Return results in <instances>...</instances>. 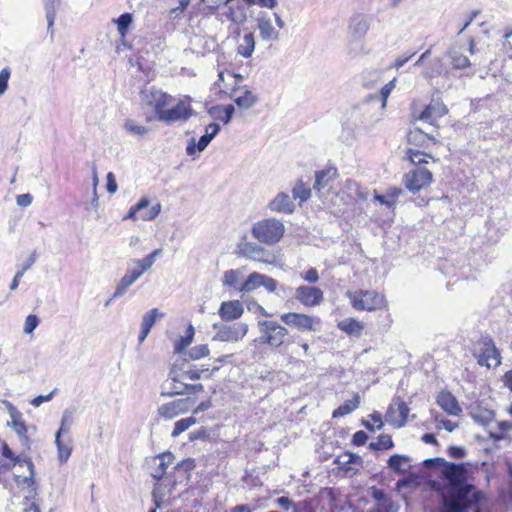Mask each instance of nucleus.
I'll list each match as a JSON object with an SVG mask.
<instances>
[{
  "label": "nucleus",
  "instance_id": "nucleus-1",
  "mask_svg": "<svg viewBox=\"0 0 512 512\" xmlns=\"http://www.w3.org/2000/svg\"><path fill=\"white\" fill-rule=\"evenodd\" d=\"M438 464L441 466L443 512H469V509L479 502L480 494L474 486L468 483V466L465 463L455 464L443 458L426 459L427 467Z\"/></svg>",
  "mask_w": 512,
  "mask_h": 512
},
{
  "label": "nucleus",
  "instance_id": "nucleus-2",
  "mask_svg": "<svg viewBox=\"0 0 512 512\" xmlns=\"http://www.w3.org/2000/svg\"><path fill=\"white\" fill-rule=\"evenodd\" d=\"M203 391L204 387L202 384H189L185 381L182 368L178 365H173L170 368L168 377L161 387V395L170 397L175 395H191Z\"/></svg>",
  "mask_w": 512,
  "mask_h": 512
},
{
  "label": "nucleus",
  "instance_id": "nucleus-3",
  "mask_svg": "<svg viewBox=\"0 0 512 512\" xmlns=\"http://www.w3.org/2000/svg\"><path fill=\"white\" fill-rule=\"evenodd\" d=\"M0 451H1V454L2 456L9 460L10 461V464L13 466V467H26L27 469V474H19V473H14V477H15V480H16V483L18 484V486H22V487H27V488H31L32 490H35L36 487H35V480H34V475H35V468H34V464L31 460L30 457L24 455V454H20V455H15L14 452L9 448V446L0 440Z\"/></svg>",
  "mask_w": 512,
  "mask_h": 512
},
{
  "label": "nucleus",
  "instance_id": "nucleus-4",
  "mask_svg": "<svg viewBox=\"0 0 512 512\" xmlns=\"http://www.w3.org/2000/svg\"><path fill=\"white\" fill-rule=\"evenodd\" d=\"M251 233L259 243L273 245L283 237L285 226L276 218H266L255 222L252 225Z\"/></svg>",
  "mask_w": 512,
  "mask_h": 512
},
{
  "label": "nucleus",
  "instance_id": "nucleus-5",
  "mask_svg": "<svg viewBox=\"0 0 512 512\" xmlns=\"http://www.w3.org/2000/svg\"><path fill=\"white\" fill-rule=\"evenodd\" d=\"M257 326L260 333L257 341L271 348L282 347L289 336L288 329L274 320H259Z\"/></svg>",
  "mask_w": 512,
  "mask_h": 512
},
{
  "label": "nucleus",
  "instance_id": "nucleus-6",
  "mask_svg": "<svg viewBox=\"0 0 512 512\" xmlns=\"http://www.w3.org/2000/svg\"><path fill=\"white\" fill-rule=\"evenodd\" d=\"M236 254L239 257L268 265H275L277 262V256L275 253L269 251L260 244L246 240L237 244Z\"/></svg>",
  "mask_w": 512,
  "mask_h": 512
},
{
  "label": "nucleus",
  "instance_id": "nucleus-7",
  "mask_svg": "<svg viewBox=\"0 0 512 512\" xmlns=\"http://www.w3.org/2000/svg\"><path fill=\"white\" fill-rule=\"evenodd\" d=\"M352 307L356 310L374 311L386 306L384 296L373 290H358L347 292Z\"/></svg>",
  "mask_w": 512,
  "mask_h": 512
},
{
  "label": "nucleus",
  "instance_id": "nucleus-8",
  "mask_svg": "<svg viewBox=\"0 0 512 512\" xmlns=\"http://www.w3.org/2000/svg\"><path fill=\"white\" fill-rule=\"evenodd\" d=\"M191 99L185 96L179 99L170 108L167 107L164 112L160 114L159 121L167 124L175 122H185L192 116Z\"/></svg>",
  "mask_w": 512,
  "mask_h": 512
},
{
  "label": "nucleus",
  "instance_id": "nucleus-9",
  "mask_svg": "<svg viewBox=\"0 0 512 512\" xmlns=\"http://www.w3.org/2000/svg\"><path fill=\"white\" fill-rule=\"evenodd\" d=\"M213 328L216 330L213 341L220 342H238L242 340L248 332V325L242 322L228 324L214 323Z\"/></svg>",
  "mask_w": 512,
  "mask_h": 512
},
{
  "label": "nucleus",
  "instance_id": "nucleus-10",
  "mask_svg": "<svg viewBox=\"0 0 512 512\" xmlns=\"http://www.w3.org/2000/svg\"><path fill=\"white\" fill-rule=\"evenodd\" d=\"M280 319L287 326L296 328L299 331H319L321 326L319 317L302 313H284L280 316Z\"/></svg>",
  "mask_w": 512,
  "mask_h": 512
},
{
  "label": "nucleus",
  "instance_id": "nucleus-11",
  "mask_svg": "<svg viewBox=\"0 0 512 512\" xmlns=\"http://www.w3.org/2000/svg\"><path fill=\"white\" fill-rule=\"evenodd\" d=\"M432 179L433 174L428 168L418 166L414 167L404 175L403 183L410 192L415 193L428 187L431 184Z\"/></svg>",
  "mask_w": 512,
  "mask_h": 512
},
{
  "label": "nucleus",
  "instance_id": "nucleus-12",
  "mask_svg": "<svg viewBox=\"0 0 512 512\" xmlns=\"http://www.w3.org/2000/svg\"><path fill=\"white\" fill-rule=\"evenodd\" d=\"M369 28L370 18L364 14H355L349 20V38L351 42L354 41L357 44L359 52H363L365 49V43L363 39Z\"/></svg>",
  "mask_w": 512,
  "mask_h": 512
},
{
  "label": "nucleus",
  "instance_id": "nucleus-13",
  "mask_svg": "<svg viewBox=\"0 0 512 512\" xmlns=\"http://www.w3.org/2000/svg\"><path fill=\"white\" fill-rule=\"evenodd\" d=\"M142 96L145 103L154 108L158 120L160 119V114L175 101L171 95L154 87L143 90Z\"/></svg>",
  "mask_w": 512,
  "mask_h": 512
},
{
  "label": "nucleus",
  "instance_id": "nucleus-14",
  "mask_svg": "<svg viewBox=\"0 0 512 512\" xmlns=\"http://www.w3.org/2000/svg\"><path fill=\"white\" fill-rule=\"evenodd\" d=\"M194 404V398H180L160 405L157 412L161 418L171 420L190 411Z\"/></svg>",
  "mask_w": 512,
  "mask_h": 512
},
{
  "label": "nucleus",
  "instance_id": "nucleus-15",
  "mask_svg": "<svg viewBox=\"0 0 512 512\" xmlns=\"http://www.w3.org/2000/svg\"><path fill=\"white\" fill-rule=\"evenodd\" d=\"M150 201L147 198L140 199L135 205L131 206L124 219L152 221L161 212V204L156 203L149 207Z\"/></svg>",
  "mask_w": 512,
  "mask_h": 512
},
{
  "label": "nucleus",
  "instance_id": "nucleus-16",
  "mask_svg": "<svg viewBox=\"0 0 512 512\" xmlns=\"http://www.w3.org/2000/svg\"><path fill=\"white\" fill-rule=\"evenodd\" d=\"M220 131V125L217 123H211L205 128V134L200 137L198 142H196L195 138L189 139L186 146V153L188 156L195 159L198 154L206 149L211 140L218 134Z\"/></svg>",
  "mask_w": 512,
  "mask_h": 512
},
{
  "label": "nucleus",
  "instance_id": "nucleus-17",
  "mask_svg": "<svg viewBox=\"0 0 512 512\" xmlns=\"http://www.w3.org/2000/svg\"><path fill=\"white\" fill-rule=\"evenodd\" d=\"M448 113L447 107L440 100H432L429 105L425 107L418 115L413 112L416 120L425 122L431 126H436V122L439 118L445 116Z\"/></svg>",
  "mask_w": 512,
  "mask_h": 512
},
{
  "label": "nucleus",
  "instance_id": "nucleus-18",
  "mask_svg": "<svg viewBox=\"0 0 512 512\" xmlns=\"http://www.w3.org/2000/svg\"><path fill=\"white\" fill-rule=\"evenodd\" d=\"M295 299L306 307H314L322 303L324 294L318 287L301 285L295 290Z\"/></svg>",
  "mask_w": 512,
  "mask_h": 512
},
{
  "label": "nucleus",
  "instance_id": "nucleus-19",
  "mask_svg": "<svg viewBox=\"0 0 512 512\" xmlns=\"http://www.w3.org/2000/svg\"><path fill=\"white\" fill-rule=\"evenodd\" d=\"M244 313L243 304L239 300H228L221 303L218 315L224 322L235 321Z\"/></svg>",
  "mask_w": 512,
  "mask_h": 512
},
{
  "label": "nucleus",
  "instance_id": "nucleus-20",
  "mask_svg": "<svg viewBox=\"0 0 512 512\" xmlns=\"http://www.w3.org/2000/svg\"><path fill=\"white\" fill-rule=\"evenodd\" d=\"M175 487V483H157L154 486L153 492H152V498L153 502L156 506V509H161L165 506H169L172 504L170 500V495L173 493Z\"/></svg>",
  "mask_w": 512,
  "mask_h": 512
},
{
  "label": "nucleus",
  "instance_id": "nucleus-21",
  "mask_svg": "<svg viewBox=\"0 0 512 512\" xmlns=\"http://www.w3.org/2000/svg\"><path fill=\"white\" fill-rule=\"evenodd\" d=\"M478 363L488 368L501 364L500 354L491 340L483 343L482 352L478 356Z\"/></svg>",
  "mask_w": 512,
  "mask_h": 512
},
{
  "label": "nucleus",
  "instance_id": "nucleus-22",
  "mask_svg": "<svg viewBox=\"0 0 512 512\" xmlns=\"http://www.w3.org/2000/svg\"><path fill=\"white\" fill-rule=\"evenodd\" d=\"M256 22L260 38L263 41H277L279 39V32L272 25L266 13H259Z\"/></svg>",
  "mask_w": 512,
  "mask_h": 512
},
{
  "label": "nucleus",
  "instance_id": "nucleus-23",
  "mask_svg": "<svg viewBox=\"0 0 512 512\" xmlns=\"http://www.w3.org/2000/svg\"><path fill=\"white\" fill-rule=\"evenodd\" d=\"M230 97L241 109H249L258 102V96L247 87L234 89Z\"/></svg>",
  "mask_w": 512,
  "mask_h": 512
},
{
  "label": "nucleus",
  "instance_id": "nucleus-24",
  "mask_svg": "<svg viewBox=\"0 0 512 512\" xmlns=\"http://www.w3.org/2000/svg\"><path fill=\"white\" fill-rule=\"evenodd\" d=\"M269 209L277 213L291 214L295 210L293 199L284 192L278 193L269 203Z\"/></svg>",
  "mask_w": 512,
  "mask_h": 512
},
{
  "label": "nucleus",
  "instance_id": "nucleus-25",
  "mask_svg": "<svg viewBox=\"0 0 512 512\" xmlns=\"http://www.w3.org/2000/svg\"><path fill=\"white\" fill-rule=\"evenodd\" d=\"M142 275L138 269H127L116 286L113 298L121 297Z\"/></svg>",
  "mask_w": 512,
  "mask_h": 512
},
{
  "label": "nucleus",
  "instance_id": "nucleus-26",
  "mask_svg": "<svg viewBox=\"0 0 512 512\" xmlns=\"http://www.w3.org/2000/svg\"><path fill=\"white\" fill-rule=\"evenodd\" d=\"M437 404L449 415L458 416L462 412L457 399L450 392H440L437 396Z\"/></svg>",
  "mask_w": 512,
  "mask_h": 512
},
{
  "label": "nucleus",
  "instance_id": "nucleus-27",
  "mask_svg": "<svg viewBox=\"0 0 512 512\" xmlns=\"http://www.w3.org/2000/svg\"><path fill=\"white\" fill-rule=\"evenodd\" d=\"M5 405L12 420V428L17 433V435L21 437L23 442L28 443L29 439L26 435L27 427L21 418V413L10 402L6 401Z\"/></svg>",
  "mask_w": 512,
  "mask_h": 512
},
{
  "label": "nucleus",
  "instance_id": "nucleus-28",
  "mask_svg": "<svg viewBox=\"0 0 512 512\" xmlns=\"http://www.w3.org/2000/svg\"><path fill=\"white\" fill-rule=\"evenodd\" d=\"M343 192L347 194L348 203L357 199L366 200L368 198V190L363 188L358 182L350 179L345 182Z\"/></svg>",
  "mask_w": 512,
  "mask_h": 512
},
{
  "label": "nucleus",
  "instance_id": "nucleus-29",
  "mask_svg": "<svg viewBox=\"0 0 512 512\" xmlns=\"http://www.w3.org/2000/svg\"><path fill=\"white\" fill-rule=\"evenodd\" d=\"M62 0H43V6L46 13L47 30L50 33L51 40L54 35V23L56 20L58 9L61 5Z\"/></svg>",
  "mask_w": 512,
  "mask_h": 512
},
{
  "label": "nucleus",
  "instance_id": "nucleus-30",
  "mask_svg": "<svg viewBox=\"0 0 512 512\" xmlns=\"http://www.w3.org/2000/svg\"><path fill=\"white\" fill-rule=\"evenodd\" d=\"M408 141L410 144L421 147L428 146L429 142L436 143V139L431 133L424 132L421 128L418 127H415L409 131Z\"/></svg>",
  "mask_w": 512,
  "mask_h": 512
},
{
  "label": "nucleus",
  "instance_id": "nucleus-31",
  "mask_svg": "<svg viewBox=\"0 0 512 512\" xmlns=\"http://www.w3.org/2000/svg\"><path fill=\"white\" fill-rule=\"evenodd\" d=\"M255 36L251 31L244 33L237 45V53L244 58H250L255 50Z\"/></svg>",
  "mask_w": 512,
  "mask_h": 512
},
{
  "label": "nucleus",
  "instance_id": "nucleus-32",
  "mask_svg": "<svg viewBox=\"0 0 512 512\" xmlns=\"http://www.w3.org/2000/svg\"><path fill=\"white\" fill-rule=\"evenodd\" d=\"M244 271L243 269H230L224 272L223 274V285L229 288H232L238 292H243L241 290V280L243 279Z\"/></svg>",
  "mask_w": 512,
  "mask_h": 512
},
{
  "label": "nucleus",
  "instance_id": "nucleus-33",
  "mask_svg": "<svg viewBox=\"0 0 512 512\" xmlns=\"http://www.w3.org/2000/svg\"><path fill=\"white\" fill-rule=\"evenodd\" d=\"M337 171L335 168H328L316 172L314 189L321 192L330 186L331 182L335 179Z\"/></svg>",
  "mask_w": 512,
  "mask_h": 512
},
{
  "label": "nucleus",
  "instance_id": "nucleus-34",
  "mask_svg": "<svg viewBox=\"0 0 512 512\" xmlns=\"http://www.w3.org/2000/svg\"><path fill=\"white\" fill-rule=\"evenodd\" d=\"M234 111V106L231 104L217 105L209 109V114L212 118L227 124L231 121Z\"/></svg>",
  "mask_w": 512,
  "mask_h": 512
},
{
  "label": "nucleus",
  "instance_id": "nucleus-35",
  "mask_svg": "<svg viewBox=\"0 0 512 512\" xmlns=\"http://www.w3.org/2000/svg\"><path fill=\"white\" fill-rule=\"evenodd\" d=\"M223 15L227 20L238 26L244 24L247 20L245 8L241 5L228 6Z\"/></svg>",
  "mask_w": 512,
  "mask_h": 512
},
{
  "label": "nucleus",
  "instance_id": "nucleus-36",
  "mask_svg": "<svg viewBox=\"0 0 512 512\" xmlns=\"http://www.w3.org/2000/svg\"><path fill=\"white\" fill-rule=\"evenodd\" d=\"M359 404L360 396L359 394H355L353 399L345 401L342 405L335 409L332 416L334 418H339L348 415L356 410L359 407Z\"/></svg>",
  "mask_w": 512,
  "mask_h": 512
},
{
  "label": "nucleus",
  "instance_id": "nucleus-37",
  "mask_svg": "<svg viewBox=\"0 0 512 512\" xmlns=\"http://www.w3.org/2000/svg\"><path fill=\"white\" fill-rule=\"evenodd\" d=\"M61 436L62 435H59V433L55 434V444L57 447L58 460L61 463H66L72 452L71 440L68 439L64 442L60 439Z\"/></svg>",
  "mask_w": 512,
  "mask_h": 512
},
{
  "label": "nucleus",
  "instance_id": "nucleus-38",
  "mask_svg": "<svg viewBox=\"0 0 512 512\" xmlns=\"http://www.w3.org/2000/svg\"><path fill=\"white\" fill-rule=\"evenodd\" d=\"M338 328L349 335H360L364 325L354 318H347L338 323Z\"/></svg>",
  "mask_w": 512,
  "mask_h": 512
},
{
  "label": "nucleus",
  "instance_id": "nucleus-39",
  "mask_svg": "<svg viewBox=\"0 0 512 512\" xmlns=\"http://www.w3.org/2000/svg\"><path fill=\"white\" fill-rule=\"evenodd\" d=\"M410 458L405 455L394 454L388 460V466L396 472H406L410 465Z\"/></svg>",
  "mask_w": 512,
  "mask_h": 512
},
{
  "label": "nucleus",
  "instance_id": "nucleus-40",
  "mask_svg": "<svg viewBox=\"0 0 512 512\" xmlns=\"http://www.w3.org/2000/svg\"><path fill=\"white\" fill-rule=\"evenodd\" d=\"M262 274L258 272H253L249 274L245 281L241 284V290L244 293L251 292L256 290L259 287H262Z\"/></svg>",
  "mask_w": 512,
  "mask_h": 512
},
{
  "label": "nucleus",
  "instance_id": "nucleus-41",
  "mask_svg": "<svg viewBox=\"0 0 512 512\" xmlns=\"http://www.w3.org/2000/svg\"><path fill=\"white\" fill-rule=\"evenodd\" d=\"M162 317H164V314L157 308L150 309L143 315L141 327L144 328V330H148L150 332L157 319Z\"/></svg>",
  "mask_w": 512,
  "mask_h": 512
},
{
  "label": "nucleus",
  "instance_id": "nucleus-42",
  "mask_svg": "<svg viewBox=\"0 0 512 512\" xmlns=\"http://www.w3.org/2000/svg\"><path fill=\"white\" fill-rule=\"evenodd\" d=\"M194 337V328L190 324L187 328L186 335L180 337V339L175 343L174 351L176 353L183 352L193 341Z\"/></svg>",
  "mask_w": 512,
  "mask_h": 512
},
{
  "label": "nucleus",
  "instance_id": "nucleus-43",
  "mask_svg": "<svg viewBox=\"0 0 512 512\" xmlns=\"http://www.w3.org/2000/svg\"><path fill=\"white\" fill-rule=\"evenodd\" d=\"M195 423H196V418L193 416L178 420L174 424V429L171 433V436L178 437L180 434L185 432L187 429H189Z\"/></svg>",
  "mask_w": 512,
  "mask_h": 512
},
{
  "label": "nucleus",
  "instance_id": "nucleus-44",
  "mask_svg": "<svg viewBox=\"0 0 512 512\" xmlns=\"http://www.w3.org/2000/svg\"><path fill=\"white\" fill-rule=\"evenodd\" d=\"M407 157L414 167L423 166L428 163L427 158L433 159L431 155L424 154L418 150L408 149Z\"/></svg>",
  "mask_w": 512,
  "mask_h": 512
},
{
  "label": "nucleus",
  "instance_id": "nucleus-45",
  "mask_svg": "<svg viewBox=\"0 0 512 512\" xmlns=\"http://www.w3.org/2000/svg\"><path fill=\"white\" fill-rule=\"evenodd\" d=\"M398 412H399V419H393L392 418L393 408L389 407V410L387 412V416L391 418V421L393 423L397 424V426L400 427V426L404 425V423L406 422V420L408 418L409 408L406 405V403L400 402L398 404Z\"/></svg>",
  "mask_w": 512,
  "mask_h": 512
},
{
  "label": "nucleus",
  "instance_id": "nucleus-46",
  "mask_svg": "<svg viewBox=\"0 0 512 512\" xmlns=\"http://www.w3.org/2000/svg\"><path fill=\"white\" fill-rule=\"evenodd\" d=\"M124 129L126 132L137 136H145L150 131L148 127L139 125L132 119H127L125 121Z\"/></svg>",
  "mask_w": 512,
  "mask_h": 512
},
{
  "label": "nucleus",
  "instance_id": "nucleus-47",
  "mask_svg": "<svg viewBox=\"0 0 512 512\" xmlns=\"http://www.w3.org/2000/svg\"><path fill=\"white\" fill-rule=\"evenodd\" d=\"M394 446L391 436L387 434L380 435L376 442H371L369 448L372 450H387Z\"/></svg>",
  "mask_w": 512,
  "mask_h": 512
},
{
  "label": "nucleus",
  "instance_id": "nucleus-48",
  "mask_svg": "<svg viewBox=\"0 0 512 512\" xmlns=\"http://www.w3.org/2000/svg\"><path fill=\"white\" fill-rule=\"evenodd\" d=\"M73 424V411L66 409L62 414L61 425L56 433L59 435L68 434Z\"/></svg>",
  "mask_w": 512,
  "mask_h": 512
},
{
  "label": "nucleus",
  "instance_id": "nucleus-49",
  "mask_svg": "<svg viewBox=\"0 0 512 512\" xmlns=\"http://www.w3.org/2000/svg\"><path fill=\"white\" fill-rule=\"evenodd\" d=\"M133 21V15L131 13H124L120 15L114 22L117 24L118 32L121 36H125L128 27Z\"/></svg>",
  "mask_w": 512,
  "mask_h": 512
},
{
  "label": "nucleus",
  "instance_id": "nucleus-50",
  "mask_svg": "<svg viewBox=\"0 0 512 512\" xmlns=\"http://www.w3.org/2000/svg\"><path fill=\"white\" fill-rule=\"evenodd\" d=\"M293 199H299L301 202L307 201L311 196V190L306 188L303 182H298L293 188Z\"/></svg>",
  "mask_w": 512,
  "mask_h": 512
},
{
  "label": "nucleus",
  "instance_id": "nucleus-51",
  "mask_svg": "<svg viewBox=\"0 0 512 512\" xmlns=\"http://www.w3.org/2000/svg\"><path fill=\"white\" fill-rule=\"evenodd\" d=\"M441 74V59L436 58L429 67L423 70L422 76L425 79H432Z\"/></svg>",
  "mask_w": 512,
  "mask_h": 512
},
{
  "label": "nucleus",
  "instance_id": "nucleus-52",
  "mask_svg": "<svg viewBox=\"0 0 512 512\" xmlns=\"http://www.w3.org/2000/svg\"><path fill=\"white\" fill-rule=\"evenodd\" d=\"M399 506L390 497H386L380 503H377L375 512H398Z\"/></svg>",
  "mask_w": 512,
  "mask_h": 512
},
{
  "label": "nucleus",
  "instance_id": "nucleus-53",
  "mask_svg": "<svg viewBox=\"0 0 512 512\" xmlns=\"http://www.w3.org/2000/svg\"><path fill=\"white\" fill-rule=\"evenodd\" d=\"M451 64L456 69L467 68L471 65L469 59L458 52L450 53Z\"/></svg>",
  "mask_w": 512,
  "mask_h": 512
},
{
  "label": "nucleus",
  "instance_id": "nucleus-54",
  "mask_svg": "<svg viewBox=\"0 0 512 512\" xmlns=\"http://www.w3.org/2000/svg\"><path fill=\"white\" fill-rule=\"evenodd\" d=\"M209 354V348L206 344H200L192 347L188 355L192 360H199L203 357H206Z\"/></svg>",
  "mask_w": 512,
  "mask_h": 512
},
{
  "label": "nucleus",
  "instance_id": "nucleus-55",
  "mask_svg": "<svg viewBox=\"0 0 512 512\" xmlns=\"http://www.w3.org/2000/svg\"><path fill=\"white\" fill-rule=\"evenodd\" d=\"M395 85H396V79L394 78L382 87V89L380 91V95H381V99H382V104H381L382 109L386 108L388 97L391 94L392 90L395 88Z\"/></svg>",
  "mask_w": 512,
  "mask_h": 512
},
{
  "label": "nucleus",
  "instance_id": "nucleus-56",
  "mask_svg": "<svg viewBox=\"0 0 512 512\" xmlns=\"http://www.w3.org/2000/svg\"><path fill=\"white\" fill-rule=\"evenodd\" d=\"M173 456L171 453H162L155 457L154 462L157 463V466L165 470L168 468V466L172 463Z\"/></svg>",
  "mask_w": 512,
  "mask_h": 512
},
{
  "label": "nucleus",
  "instance_id": "nucleus-57",
  "mask_svg": "<svg viewBox=\"0 0 512 512\" xmlns=\"http://www.w3.org/2000/svg\"><path fill=\"white\" fill-rule=\"evenodd\" d=\"M11 75V70L9 67H4L0 71V96L3 95L8 88V81Z\"/></svg>",
  "mask_w": 512,
  "mask_h": 512
},
{
  "label": "nucleus",
  "instance_id": "nucleus-58",
  "mask_svg": "<svg viewBox=\"0 0 512 512\" xmlns=\"http://www.w3.org/2000/svg\"><path fill=\"white\" fill-rule=\"evenodd\" d=\"M246 4L250 6H259L267 9H274L278 5L277 0H243Z\"/></svg>",
  "mask_w": 512,
  "mask_h": 512
},
{
  "label": "nucleus",
  "instance_id": "nucleus-59",
  "mask_svg": "<svg viewBox=\"0 0 512 512\" xmlns=\"http://www.w3.org/2000/svg\"><path fill=\"white\" fill-rule=\"evenodd\" d=\"M133 263L138 267L137 269L141 271L142 274L148 271L154 264L148 256H145L142 259H134Z\"/></svg>",
  "mask_w": 512,
  "mask_h": 512
},
{
  "label": "nucleus",
  "instance_id": "nucleus-60",
  "mask_svg": "<svg viewBox=\"0 0 512 512\" xmlns=\"http://www.w3.org/2000/svg\"><path fill=\"white\" fill-rule=\"evenodd\" d=\"M39 324V319L36 315L27 316L24 324V333H32Z\"/></svg>",
  "mask_w": 512,
  "mask_h": 512
},
{
  "label": "nucleus",
  "instance_id": "nucleus-61",
  "mask_svg": "<svg viewBox=\"0 0 512 512\" xmlns=\"http://www.w3.org/2000/svg\"><path fill=\"white\" fill-rule=\"evenodd\" d=\"M262 287H264L268 292L273 293L277 289V281L272 277H269L265 274H262Z\"/></svg>",
  "mask_w": 512,
  "mask_h": 512
},
{
  "label": "nucleus",
  "instance_id": "nucleus-62",
  "mask_svg": "<svg viewBox=\"0 0 512 512\" xmlns=\"http://www.w3.org/2000/svg\"><path fill=\"white\" fill-rule=\"evenodd\" d=\"M301 278L309 283H316L319 280V274L315 268H310L301 274Z\"/></svg>",
  "mask_w": 512,
  "mask_h": 512
},
{
  "label": "nucleus",
  "instance_id": "nucleus-63",
  "mask_svg": "<svg viewBox=\"0 0 512 512\" xmlns=\"http://www.w3.org/2000/svg\"><path fill=\"white\" fill-rule=\"evenodd\" d=\"M57 391V389H53L49 394L47 395H39L32 399L30 401L31 405L34 407H39L43 402H48L53 398L54 393Z\"/></svg>",
  "mask_w": 512,
  "mask_h": 512
},
{
  "label": "nucleus",
  "instance_id": "nucleus-64",
  "mask_svg": "<svg viewBox=\"0 0 512 512\" xmlns=\"http://www.w3.org/2000/svg\"><path fill=\"white\" fill-rule=\"evenodd\" d=\"M503 47L510 58H512V31L505 34Z\"/></svg>",
  "mask_w": 512,
  "mask_h": 512
}]
</instances>
